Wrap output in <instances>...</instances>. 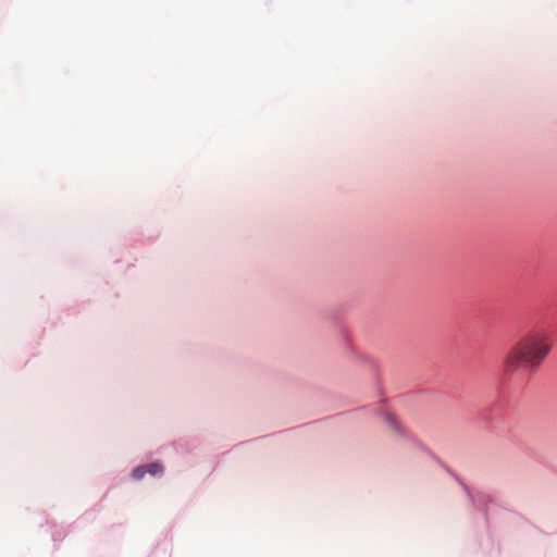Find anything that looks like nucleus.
Here are the masks:
<instances>
[{
    "instance_id": "f03ea898",
    "label": "nucleus",
    "mask_w": 557,
    "mask_h": 557,
    "mask_svg": "<svg viewBox=\"0 0 557 557\" xmlns=\"http://www.w3.org/2000/svg\"><path fill=\"white\" fill-rule=\"evenodd\" d=\"M145 466L147 467V473L151 475L161 474L164 471V467L159 462H151Z\"/></svg>"
},
{
    "instance_id": "7ed1b4c3",
    "label": "nucleus",
    "mask_w": 557,
    "mask_h": 557,
    "mask_svg": "<svg viewBox=\"0 0 557 557\" xmlns=\"http://www.w3.org/2000/svg\"><path fill=\"white\" fill-rule=\"evenodd\" d=\"M146 474L147 467L145 465L136 467L132 472V476L136 480H141Z\"/></svg>"
},
{
    "instance_id": "f257e3e1",
    "label": "nucleus",
    "mask_w": 557,
    "mask_h": 557,
    "mask_svg": "<svg viewBox=\"0 0 557 557\" xmlns=\"http://www.w3.org/2000/svg\"><path fill=\"white\" fill-rule=\"evenodd\" d=\"M552 347V339L547 333L530 332L508 351L504 361V371L515 373L521 369H535L549 355Z\"/></svg>"
}]
</instances>
